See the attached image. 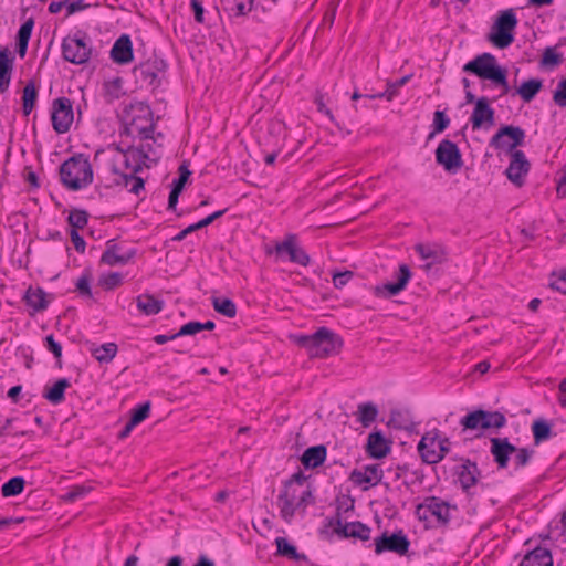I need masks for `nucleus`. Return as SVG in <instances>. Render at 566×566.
Wrapping results in <instances>:
<instances>
[{"mask_svg": "<svg viewBox=\"0 0 566 566\" xmlns=\"http://www.w3.org/2000/svg\"><path fill=\"white\" fill-rule=\"evenodd\" d=\"M226 211H227V209L218 210L193 224L197 228V230H200V229L211 224L218 218L222 217L226 213Z\"/></svg>", "mask_w": 566, "mask_h": 566, "instance_id": "obj_60", "label": "nucleus"}, {"mask_svg": "<svg viewBox=\"0 0 566 566\" xmlns=\"http://www.w3.org/2000/svg\"><path fill=\"white\" fill-rule=\"evenodd\" d=\"M495 112L490 105L488 97H480L475 102V106L470 117L472 128L474 130L480 128H490L494 125Z\"/></svg>", "mask_w": 566, "mask_h": 566, "instance_id": "obj_17", "label": "nucleus"}, {"mask_svg": "<svg viewBox=\"0 0 566 566\" xmlns=\"http://www.w3.org/2000/svg\"><path fill=\"white\" fill-rule=\"evenodd\" d=\"M88 492L90 488L84 485H75L66 494L63 495V499L66 502H75L76 500L86 495Z\"/></svg>", "mask_w": 566, "mask_h": 566, "instance_id": "obj_53", "label": "nucleus"}, {"mask_svg": "<svg viewBox=\"0 0 566 566\" xmlns=\"http://www.w3.org/2000/svg\"><path fill=\"white\" fill-rule=\"evenodd\" d=\"M543 87V81L539 78H530L522 83L516 93L525 103H530L535 98Z\"/></svg>", "mask_w": 566, "mask_h": 566, "instance_id": "obj_34", "label": "nucleus"}, {"mask_svg": "<svg viewBox=\"0 0 566 566\" xmlns=\"http://www.w3.org/2000/svg\"><path fill=\"white\" fill-rule=\"evenodd\" d=\"M483 415V430L501 429L506 424V418L504 413L500 411H486L482 409Z\"/></svg>", "mask_w": 566, "mask_h": 566, "instance_id": "obj_37", "label": "nucleus"}, {"mask_svg": "<svg viewBox=\"0 0 566 566\" xmlns=\"http://www.w3.org/2000/svg\"><path fill=\"white\" fill-rule=\"evenodd\" d=\"M67 222L72 229H83L88 222V213L85 210L73 209L70 211Z\"/></svg>", "mask_w": 566, "mask_h": 566, "instance_id": "obj_49", "label": "nucleus"}, {"mask_svg": "<svg viewBox=\"0 0 566 566\" xmlns=\"http://www.w3.org/2000/svg\"><path fill=\"white\" fill-rule=\"evenodd\" d=\"M410 546V542L403 532L400 530L390 536L384 533L381 536L375 539V553L377 555L382 554L384 552H394L399 555H405L408 553Z\"/></svg>", "mask_w": 566, "mask_h": 566, "instance_id": "obj_13", "label": "nucleus"}, {"mask_svg": "<svg viewBox=\"0 0 566 566\" xmlns=\"http://www.w3.org/2000/svg\"><path fill=\"white\" fill-rule=\"evenodd\" d=\"M137 308L145 315H156L164 308V302L151 294H142L136 297Z\"/></svg>", "mask_w": 566, "mask_h": 566, "instance_id": "obj_31", "label": "nucleus"}, {"mask_svg": "<svg viewBox=\"0 0 566 566\" xmlns=\"http://www.w3.org/2000/svg\"><path fill=\"white\" fill-rule=\"evenodd\" d=\"M70 237L74 244L75 250L80 253H84L86 243H85V240L83 239V237H81L78 234L77 230L71 229Z\"/></svg>", "mask_w": 566, "mask_h": 566, "instance_id": "obj_62", "label": "nucleus"}, {"mask_svg": "<svg viewBox=\"0 0 566 566\" xmlns=\"http://www.w3.org/2000/svg\"><path fill=\"white\" fill-rule=\"evenodd\" d=\"M313 499V493L310 486L300 490L297 486H292L291 482H285L284 489L277 497V505L283 520L291 521L296 510L305 509L310 501Z\"/></svg>", "mask_w": 566, "mask_h": 566, "instance_id": "obj_4", "label": "nucleus"}, {"mask_svg": "<svg viewBox=\"0 0 566 566\" xmlns=\"http://www.w3.org/2000/svg\"><path fill=\"white\" fill-rule=\"evenodd\" d=\"M25 486V480L22 476H14L8 480L1 488L3 497H12L21 494Z\"/></svg>", "mask_w": 566, "mask_h": 566, "instance_id": "obj_42", "label": "nucleus"}, {"mask_svg": "<svg viewBox=\"0 0 566 566\" xmlns=\"http://www.w3.org/2000/svg\"><path fill=\"white\" fill-rule=\"evenodd\" d=\"M91 353L99 363H111L116 356L117 345L115 343H106L92 348Z\"/></svg>", "mask_w": 566, "mask_h": 566, "instance_id": "obj_38", "label": "nucleus"}, {"mask_svg": "<svg viewBox=\"0 0 566 566\" xmlns=\"http://www.w3.org/2000/svg\"><path fill=\"white\" fill-rule=\"evenodd\" d=\"M45 342H46V348L48 350H50L54 357L60 360L61 357H62V346L60 343H57L53 335H48L45 337Z\"/></svg>", "mask_w": 566, "mask_h": 566, "instance_id": "obj_59", "label": "nucleus"}, {"mask_svg": "<svg viewBox=\"0 0 566 566\" xmlns=\"http://www.w3.org/2000/svg\"><path fill=\"white\" fill-rule=\"evenodd\" d=\"M352 271L337 272L333 274V283L336 289H342L353 277Z\"/></svg>", "mask_w": 566, "mask_h": 566, "instance_id": "obj_57", "label": "nucleus"}, {"mask_svg": "<svg viewBox=\"0 0 566 566\" xmlns=\"http://www.w3.org/2000/svg\"><path fill=\"white\" fill-rule=\"evenodd\" d=\"M328 526L333 527L334 533L343 538L353 537L364 542L370 538L371 528L369 526L359 521L343 523L339 513L335 520H329Z\"/></svg>", "mask_w": 566, "mask_h": 566, "instance_id": "obj_12", "label": "nucleus"}, {"mask_svg": "<svg viewBox=\"0 0 566 566\" xmlns=\"http://www.w3.org/2000/svg\"><path fill=\"white\" fill-rule=\"evenodd\" d=\"M411 279V271L407 264H400L396 273L395 283H386L382 286L376 287V293L390 297L403 291Z\"/></svg>", "mask_w": 566, "mask_h": 566, "instance_id": "obj_23", "label": "nucleus"}, {"mask_svg": "<svg viewBox=\"0 0 566 566\" xmlns=\"http://www.w3.org/2000/svg\"><path fill=\"white\" fill-rule=\"evenodd\" d=\"M136 254V250H123V248L116 244L113 240L107 242V248L103 252L101 262L109 266L125 265Z\"/></svg>", "mask_w": 566, "mask_h": 566, "instance_id": "obj_19", "label": "nucleus"}, {"mask_svg": "<svg viewBox=\"0 0 566 566\" xmlns=\"http://www.w3.org/2000/svg\"><path fill=\"white\" fill-rule=\"evenodd\" d=\"M518 20L513 9L500 11L486 39L497 49H506L514 42Z\"/></svg>", "mask_w": 566, "mask_h": 566, "instance_id": "obj_3", "label": "nucleus"}, {"mask_svg": "<svg viewBox=\"0 0 566 566\" xmlns=\"http://www.w3.org/2000/svg\"><path fill=\"white\" fill-rule=\"evenodd\" d=\"M450 125V118L443 111H436L433 113L432 132L429 134L428 139L433 138L434 135L442 133Z\"/></svg>", "mask_w": 566, "mask_h": 566, "instance_id": "obj_48", "label": "nucleus"}, {"mask_svg": "<svg viewBox=\"0 0 566 566\" xmlns=\"http://www.w3.org/2000/svg\"><path fill=\"white\" fill-rule=\"evenodd\" d=\"M112 172L115 175H119L123 179V184L127 187L132 184L129 191L132 193L138 195L140 190L144 189L145 182L142 177H137L136 174H125L120 172L119 168L116 165L112 166Z\"/></svg>", "mask_w": 566, "mask_h": 566, "instance_id": "obj_36", "label": "nucleus"}, {"mask_svg": "<svg viewBox=\"0 0 566 566\" xmlns=\"http://www.w3.org/2000/svg\"><path fill=\"white\" fill-rule=\"evenodd\" d=\"M503 69L497 64L496 57L493 54L485 52L465 63L462 71L492 82Z\"/></svg>", "mask_w": 566, "mask_h": 566, "instance_id": "obj_7", "label": "nucleus"}, {"mask_svg": "<svg viewBox=\"0 0 566 566\" xmlns=\"http://www.w3.org/2000/svg\"><path fill=\"white\" fill-rule=\"evenodd\" d=\"M90 7L88 3H85L83 0L70 1L66 4V17L72 15L78 11L85 10Z\"/></svg>", "mask_w": 566, "mask_h": 566, "instance_id": "obj_64", "label": "nucleus"}, {"mask_svg": "<svg viewBox=\"0 0 566 566\" xmlns=\"http://www.w3.org/2000/svg\"><path fill=\"white\" fill-rule=\"evenodd\" d=\"M534 455V450L528 448H517L513 452V464L515 470L526 467Z\"/></svg>", "mask_w": 566, "mask_h": 566, "instance_id": "obj_47", "label": "nucleus"}, {"mask_svg": "<svg viewBox=\"0 0 566 566\" xmlns=\"http://www.w3.org/2000/svg\"><path fill=\"white\" fill-rule=\"evenodd\" d=\"M34 21L32 18L28 19L19 29L17 41H28L31 38Z\"/></svg>", "mask_w": 566, "mask_h": 566, "instance_id": "obj_56", "label": "nucleus"}, {"mask_svg": "<svg viewBox=\"0 0 566 566\" xmlns=\"http://www.w3.org/2000/svg\"><path fill=\"white\" fill-rule=\"evenodd\" d=\"M450 504L440 497L429 496L423 503L416 506V514L419 520H428L429 516H434L437 521L446 526L450 520Z\"/></svg>", "mask_w": 566, "mask_h": 566, "instance_id": "obj_9", "label": "nucleus"}, {"mask_svg": "<svg viewBox=\"0 0 566 566\" xmlns=\"http://www.w3.org/2000/svg\"><path fill=\"white\" fill-rule=\"evenodd\" d=\"M13 59L9 57L8 50H0V73L11 74Z\"/></svg>", "mask_w": 566, "mask_h": 566, "instance_id": "obj_58", "label": "nucleus"}, {"mask_svg": "<svg viewBox=\"0 0 566 566\" xmlns=\"http://www.w3.org/2000/svg\"><path fill=\"white\" fill-rule=\"evenodd\" d=\"M123 158L125 169L130 170V174H137L143 169L146 159L149 158L148 151L144 147L129 146L127 149L116 148Z\"/></svg>", "mask_w": 566, "mask_h": 566, "instance_id": "obj_20", "label": "nucleus"}, {"mask_svg": "<svg viewBox=\"0 0 566 566\" xmlns=\"http://www.w3.org/2000/svg\"><path fill=\"white\" fill-rule=\"evenodd\" d=\"M326 455L327 449L324 444L313 446L303 452L301 462L305 469H316L324 463Z\"/></svg>", "mask_w": 566, "mask_h": 566, "instance_id": "obj_26", "label": "nucleus"}, {"mask_svg": "<svg viewBox=\"0 0 566 566\" xmlns=\"http://www.w3.org/2000/svg\"><path fill=\"white\" fill-rule=\"evenodd\" d=\"M120 282L122 275L119 273H111L101 281V283L108 290L116 287Z\"/></svg>", "mask_w": 566, "mask_h": 566, "instance_id": "obj_63", "label": "nucleus"}, {"mask_svg": "<svg viewBox=\"0 0 566 566\" xmlns=\"http://www.w3.org/2000/svg\"><path fill=\"white\" fill-rule=\"evenodd\" d=\"M69 387H71L69 379L61 378L51 388H48L43 392V398L53 405H59L64 400V392Z\"/></svg>", "mask_w": 566, "mask_h": 566, "instance_id": "obj_33", "label": "nucleus"}, {"mask_svg": "<svg viewBox=\"0 0 566 566\" xmlns=\"http://www.w3.org/2000/svg\"><path fill=\"white\" fill-rule=\"evenodd\" d=\"M525 130L520 126L504 125L490 139L489 146L512 154L524 145Z\"/></svg>", "mask_w": 566, "mask_h": 566, "instance_id": "obj_5", "label": "nucleus"}, {"mask_svg": "<svg viewBox=\"0 0 566 566\" xmlns=\"http://www.w3.org/2000/svg\"><path fill=\"white\" fill-rule=\"evenodd\" d=\"M495 86L502 87V95H506L510 92V85L507 83V72L503 69L496 78L492 81Z\"/></svg>", "mask_w": 566, "mask_h": 566, "instance_id": "obj_61", "label": "nucleus"}, {"mask_svg": "<svg viewBox=\"0 0 566 566\" xmlns=\"http://www.w3.org/2000/svg\"><path fill=\"white\" fill-rule=\"evenodd\" d=\"M296 342L305 347L312 357L319 358L337 354L343 346V339L327 327H321L311 335H301Z\"/></svg>", "mask_w": 566, "mask_h": 566, "instance_id": "obj_2", "label": "nucleus"}, {"mask_svg": "<svg viewBox=\"0 0 566 566\" xmlns=\"http://www.w3.org/2000/svg\"><path fill=\"white\" fill-rule=\"evenodd\" d=\"M532 432L535 444H539L551 438L552 427L546 420L537 419L532 424Z\"/></svg>", "mask_w": 566, "mask_h": 566, "instance_id": "obj_40", "label": "nucleus"}, {"mask_svg": "<svg viewBox=\"0 0 566 566\" xmlns=\"http://www.w3.org/2000/svg\"><path fill=\"white\" fill-rule=\"evenodd\" d=\"M458 480L462 490L470 495L471 489L476 485L481 471L475 462L467 459L457 469Z\"/></svg>", "mask_w": 566, "mask_h": 566, "instance_id": "obj_22", "label": "nucleus"}, {"mask_svg": "<svg viewBox=\"0 0 566 566\" xmlns=\"http://www.w3.org/2000/svg\"><path fill=\"white\" fill-rule=\"evenodd\" d=\"M62 185L72 191L86 188L93 182V168L84 154H76L67 158L60 166Z\"/></svg>", "mask_w": 566, "mask_h": 566, "instance_id": "obj_1", "label": "nucleus"}, {"mask_svg": "<svg viewBox=\"0 0 566 566\" xmlns=\"http://www.w3.org/2000/svg\"><path fill=\"white\" fill-rule=\"evenodd\" d=\"M150 412V402L146 401L132 410V417L129 419L130 426H137L143 422Z\"/></svg>", "mask_w": 566, "mask_h": 566, "instance_id": "obj_50", "label": "nucleus"}, {"mask_svg": "<svg viewBox=\"0 0 566 566\" xmlns=\"http://www.w3.org/2000/svg\"><path fill=\"white\" fill-rule=\"evenodd\" d=\"M276 555L283 556L292 560H306L307 557L303 553H298L296 547L285 537L275 538Z\"/></svg>", "mask_w": 566, "mask_h": 566, "instance_id": "obj_32", "label": "nucleus"}, {"mask_svg": "<svg viewBox=\"0 0 566 566\" xmlns=\"http://www.w3.org/2000/svg\"><path fill=\"white\" fill-rule=\"evenodd\" d=\"M482 419V409H476L462 417L460 419V424L462 426L463 430H483Z\"/></svg>", "mask_w": 566, "mask_h": 566, "instance_id": "obj_41", "label": "nucleus"}, {"mask_svg": "<svg viewBox=\"0 0 566 566\" xmlns=\"http://www.w3.org/2000/svg\"><path fill=\"white\" fill-rule=\"evenodd\" d=\"M366 449L368 454L375 459H381L390 451V447L380 431L369 433Z\"/></svg>", "mask_w": 566, "mask_h": 566, "instance_id": "obj_27", "label": "nucleus"}, {"mask_svg": "<svg viewBox=\"0 0 566 566\" xmlns=\"http://www.w3.org/2000/svg\"><path fill=\"white\" fill-rule=\"evenodd\" d=\"M416 252L423 260H430L432 263H441L446 260L443 248L434 243H418L415 245Z\"/></svg>", "mask_w": 566, "mask_h": 566, "instance_id": "obj_30", "label": "nucleus"}, {"mask_svg": "<svg viewBox=\"0 0 566 566\" xmlns=\"http://www.w3.org/2000/svg\"><path fill=\"white\" fill-rule=\"evenodd\" d=\"M490 443V453L497 469H507L510 458L513 455V452L516 451V447L509 441V438H491Z\"/></svg>", "mask_w": 566, "mask_h": 566, "instance_id": "obj_18", "label": "nucleus"}, {"mask_svg": "<svg viewBox=\"0 0 566 566\" xmlns=\"http://www.w3.org/2000/svg\"><path fill=\"white\" fill-rule=\"evenodd\" d=\"M92 54V46L87 35L82 33L74 36H66L62 42V55L70 63L81 65L88 62Z\"/></svg>", "mask_w": 566, "mask_h": 566, "instance_id": "obj_6", "label": "nucleus"}, {"mask_svg": "<svg viewBox=\"0 0 566 566\" xmlns=\"http://www.w3.org/2000/svg\"><path fill=\"white\" fill-rule=\"evenodd\" d=\"M436 161L450 172H455L463 166L459 147L449 139H443L438 145L436 149Z\"/></svg>", "mask_w": 566, "mask_h": 566, "instance_id": "obj_11", "label": "nucleus"}, {"mask_svg": "<svg viewBox=\"0 0 566 566\" xmlns=\"http://www.w3.org/2000/svg\"><path fill=\"white\" fill-rule=\"evenodd\" d=\"M214 311L224 315L226 317L233 318L237 315V306L234 302L227 297H214L212 300Z\"/></svg>", "mask_w": 566, "mask_h": 566, "instance_id": "obj_44", "label": "nucleus"}, {"mask_svg": "<svg viewBox=\"0 0 566 566\" xmlns=\"http://www.w3.org/2000/svg\"><path fill=\"white\" fill-rule=\"evenodd\" d=\"M553 101L557 106L566 107V77L558 82Z\"/></svg>", "mask_w": 566, "mask_h": 566, "instance_id": "obj_52", "label": "nucleus"}, {"mask_svg": "<svg viewBox=\"0 0 566 566\" xmlns=\"http://www.w3.org/2000/svg\"><path fill=\"white\" fill-rule=\"evenodd\" d=\"M74 119L73 104L67 97H59L53 101L51 120L53 129L57 134L70 130Z\"/></svg>", "mask_w": 566, "mask_h": 566, "instance_id": "obj_10", "label": "nucleus"}, {"mask_svg": "<svg viewBox=\"0 0 566 566\" xmlns=\"http://www.w3.org/2000/svg\"><path fill=\"white\" fill-rule=\"evenodd\" d=\"M92 274L88 270L84 271L82 275L77 279L75 283L76 292L82 297H93V293L91 290Z\"/></svg>", "mask_w": 566, "mask_h": 566, "instance_id": "obj_46", "label": "nucleus"}, {"mask_svg": "<svg viewBox=\"0 0 566 566\" xmlns=\"http://www.w3.org/2000/svg\"><path fill=\"white\" fill-rule=\"evenodd\" d=\"M520 566H553L551 551L538 546L523 557Z\"/></svg>", "mask_w": 566, "mask_h": 566, "instance_id": "obj_28", "label": "nucleus"}, {"mask_svg": "<svg viewBox=\"0 0 566 566\" xmlns=\"http://www.w3.org/2000/svg\"><path fill=\"white\" fill-rule=\"evenodd\" d=\"M377 415V406L373 402L360 403L358 406V420L366 428L376 420Z\"/></svg>", "mask_w": 566, "mask_h": 566, "instance_id": "obj_39", "label": "nucleus"}, {"mask_svg": "<svg viewBox=\"0 0 566 566\" xmlns=\"http://www.w3.org/2000/svg\"><path fill=\"white\" fill-rule=\"evenodd\" d=\"M563 61V57L560 54L555 52L554 48H546L543 57H542V64L546 66H555L560 64Z\"/></svg>", "mask_w": 566, "mask_h": 566, "instance_id": "obj_51", "label": "nucleus"}, {"mask_svg": "<svg viewBox=\"0 0 566 566\" xmlns=\"http://www.w3.org/2000/svg\"><path fill=\"white\" fill-rule=\"evenodd\" d=\"M384 471L379 464H368L361 469H355L349 475V480L361 486L363 491H367L379 484L382 480Z\"/></svg>", "mask_w": 566, "mask_h": 566, "instance_id": "obj_15", "label": "nucleus"}, {"mask_svg": "<svg viewBox=\"0 0 566 566\" xmlns=\"http://www.w3.org/2000/svg\"><path fill=\"white\" fill-rule=\"evenodd\" d=\"M36 98H38V90L35 87V84L32 81H30L24 86L23 96H22V101H23L22 108H23V114L25 116H28L32 112V109L35 105Z\"/></svg>", "mask_w": 566, "mask_h": 566, "instance_id": "obj_43", "label": "nucleus"}, {"mask_svg": "<svg viewBox=\"0 0 566 566\" xmlns=\"http://www.w3.org/2000/svg\"><path fill=\"white\" fill-rule=\"evenodd\" d=\"M295 234H287L282 242H277L274 247V251L277 256L289 255V260L293 263H297L303 266L310 264V255L297 245Z\"/></svg>", "mask_w": 566, "mask_h": 566, "instance_id": "obj_14", "label": "nucleus"}, {"mask_svg": "<svg viewBox=\"0 0 566 566\" xmlns=\"http://www.w3.org/2000/svg\"><path fill=\"white\" fill-rule=\"evenodd\" d=\"M438 431L426 433L418 443V451L423 462L436 464L443 459V454H439L437 447Z\"/></svg>", "mask_w": 566, "mask_h": 566, "instance_id": "obj_21", "label": "nucleus"}, {"mask_svg": "<svg viewBox=\"0 0 566 566\" xmlns=\"http://www.w3.org/2000/svg\"><path fill=\"white\" fill-rule=\"evenodd\" d=\"M226 11L241 17L248 14L252 10L253 0H222Z\"/></svg>", "mask_w": 566, "mask_h": 566, "instance_id": "obj_35", "label": "nucleus"}, {"mask_svg": "<svg viewBox=\"0 0 566 566\" xmlns=\"http://www.w3.org/2000/svg\"><path fill=\"white\" fill-rule=\"evenodd\" d=\"M111 59L120 65L128 64L134 60L133 44L129 35H120L111 50Z\"/></svg>", "mask_w": 566, "mask_h": 566, "instance_id": "obj_25", "label": "nucleus"}, {"mask_svg": "<svg viewBox=\"0 0 566 566\" xmlns=\"http://www.w3.org/2000/svg\"><path fill=\"white\" fill-rule=\"evenodd\" d=\"M138 111L140 112L142 116L149 122V125L147 126H139L137 124V119L136 118H133L132 123H130V126L129 127H125L124 129V133L129 135L132 132H137L143 139H154L156 140V138L154 137V130H155V123L153 120V112L150 109L149 106L143 104V103H139L138 104Z\"/></svg>", "mask_w": 566, "mask_h": 566, "instance_id": "obj_24", "label": "nucleus"}, {"mask_svg": "<svg viewBox=\"0 0 566 566\" xmlns=\"http://www.w3.org/2000/svg\"><path fill=\"white\" fill-rule=\"evenodd\" d=\"M511 160L505 170L507 179L517 187L524 185L525 176L531 169V164L522 150L510 154Z\"/></svg>", "mask_w": 566, "mask_h": 566, "instance_id": "obj_16", "label": "nucleus"}, {"mask_svg": "<svg viewBox=\"0 0 566 566\" xmlns=\"http://www.w3.org/2000/svg\"><path fill=\"white\" fill-rule=\"evenodd\" d=\"M201 332V326H200V322H197V321H191V322H188L186 323L185 325H182L180 327V329L175 333V336H191V335H196L197 333H200Z\"/></svg>", "mask_w": 566, "mask_h": 566, "instance_id": "obj_55", "label": "nucleus"}, {"mask_svg": "<svg viewBox=\"0 0 566 566\" xmlns=\"http://www.w3.org/2000/svg\"><path fill=\"white\" fill-rule=\"evenodd\" d=\"M178 171L179 177L174 180L172 187L182 191L186 182L188 181L191 175V171L188 169L185 163L179 166Z\"/></svg>", "mask_w": 566, "mask_h": 566, "instance_id": "obj_54", "label": "nucleus"}, {"mask_svg": "<svg viewBox=\"0 0 566 566\" xmlns=\"http://www.w3.org/2000/svg\"><path fill=\"white\" fill-rule=\"evenodd\" d=\"M166 69L167 63L163 59L155 56L135 66L134 75L142 84L156 88L160 85Z\"/></svg>", "mask_w": 566, "mask_h": 566, "instance_id": "obj_8", "label": "nucleus"}, {"mask_svg": "<svg viewBox=\"0 0 566 566\" xmlns=\"http://www.w3.org/2000/svg\"><path fill=\"white\" fill-rule=\"evenodd\" d=\"M411 77H412V74H408L395 82H387L386 91L381 92V93H377L376 96L385 97L387 101H392V98L397 95L398 90L400 87H402L403 85H406L410 81Z\"/></svg>", "mask_w": 566, "mask_h": 566, "instance_id": "obj_45", "label": "nucleus"}, {"mask_svg": "<svg viewBox=\"0 0 566 566\" xmlns=\"http://www.w3.org/2000/svg\"><path fill=\"white\" fill-rule=\"evenodd\" d=\"M24 301L27 305L32 310V312L30 313L31 315L43 312L44 310H46L49 305V301L46 300V293L40 287H29L25 292Z\"/></svg>", "mask_w": 566, "mask_h": 566, "instance_id": "obj_29", "label": "nucleus"}]
</instances>
